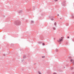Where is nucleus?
Returning a JSON list of instances; mask_svg holds the SVG:
<instances>
[{"label":"nucleus","instance_id":"obj_7","mask_svg":"<svg viewBox=\"0 0 74 74\" xmlns=\"http://www.w3.org/2000/svg\"><path fill=\"white\" fill-rule=\"evenodd\" d=\"M51 21H53V19L52 18L51 19Z\"/></svg>","mask_w":74,"mask_h":74},{"label":"nucleus","instance_id":"obj_3","mask_svg":"<svg viewBox=\"0 0 74 74\" xmlns=\"http://www.w3.org/2000/svg\"><path fill=\"white\" fill-rule=\"evenodd\" d=\"M42 44L43 45H45V43H43Z\"/></svg>","mask_w":74,"mask_h":74},{"label":"nucleus","instance_id":"obj_10","mask_svg":"<svg viewBox=\"0 0 74 74\" xmlns=\"http://www.w3.org/2000/svg\"><path fill=\"white\" fill-rule=\"evenodd\" d=\"M31 22H32V23H33V21H31Z\"/></svg>","mask_w":74,"mask_h":74},{"label":"nucleus","instance_id":"obj_6","mask_svg":"<svg viewBox=\"0 0 74 74\" xmlns=\"http://www.w3.org/2000/svg\"><path fill=\"white\" fill-rule=\"evenodd\" d=\"M53 30H55V28H53Z\"/></svg>","mask_w":74,"mask_h":74},{"label":"nucleus","instance_id":"obj_12","mask_svg":"<svg viewBox=\"0 0 74 74\" xmlns=\"http://www.w3.org/2000/svg\"><path fill=\"white\" fill-rule=\"evenodd\" d=\"M42 58H45V57H42Z\"/></svg>","mask_w":74,"mask_h":74},{"label":"nucleus","instance_id":"obj_4","mask_svg":"<svg viewBox=\"0 0 74 74\" xmlns=\"http://www.w3.org/2000/svg\"><path fill=\"white\" fill-rule=\"evenodd\" d=\"M73 60L72 59H71V62H73Z\"/></svg>","mask_w":74,"mask_h":74},{"label":"nucleus","instance_id":"obj_8","mask_svg":"<svg viewBox=\"0 0 74 74\" xmlns=\"http://www.w3.org/2000/svg\"><path fill=\"white\" fill-rule=\"evenodd\" d=\"M39 74H41V73H40V72H39Z\"/></svg>","mask_w":74,"mask_h":74},{"label":"nucleus","instance_id":"obj_9","mask_svg":"<svg viewBox=\"0 0 74 74\" xmlns=\"http://www.w3.org/2000/svg\"><path fill=\"white\" fill-rule=\"evenodd\" d=\"M67 38H69V36H68L67 37Z\"/></svg>","mask_w":74,"mask_h":74},{"label":"nucleus","instance_id":"obj_2","mask_svg":"<svg viewBox=\"0 0 74 74\" xmlns=\"http://www.w3.org/2000/svg\"><path fill=\"white\" fill-rule=\"evenodd\" d=\"M54 25H55V26H56V23H54Z\"/></svg>","mask_w":74,"mask_h":74},{"label":"nucleus","instance_id":"obj_1","mask_svg":"<svg viewBox=\"0 0 74 74\" xmlns=\"http://www.w3.org/2000/svg\"><path fill=\"white\" fill-rule=\"evenodd\" d=\"M63 37H62L59 39V40H58V41H60V42H62V41H63Z\"/></svg>","mask_w":74,"mask_h":74},{"label":"nucleus","instance_id":"obj_5","mask_svg":"<svg viewBox=\"0 0 74 74\" xmlns=\"http://www.w3.org/2000/svg\"><path fill=\"white\" fill-rule=\"evenodd\" d=\"M54 1H58V0H54Z\"/></svg>","mask_w":74,"mask_h":74},{"label":"nucleus","instance_id":"obj_11","mask_svg":"<svg viewBox=\"0 0 74 74\" xmlns=\"http://www.w3.org/2000/svg\"><path fill=\"white\" fill-rule=\"evenodd\" d=\"M53 74H56V73H54Z\"/></svg>","mask_w":74,"mask_h":74}]
</instances>
